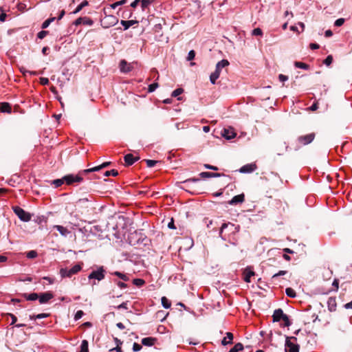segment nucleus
Returning <instances> with one entry per match:
<instances>
[{"instance_id":"f257e3e1","label":"nucleus","mask_w":352,"mask_h":352,"mask_svg":"<svg viewBox=\"0 0 352 352\" xmlns=\"http://www.w3.org/2000/svg\"><path fill=\"white\" fill-rule=\"evenodd\" d=\"M316 135V134L314 132L299 135L290 146H286V150H293L298 151L302 146L311 144L315 140Z\"/></svg>"},{"instance_id":"f03ea898","label":"nucleus","mask_w":352,"mask_h":352,"mask_svg":"<svg viewBox=\"0 0 352 352\" xmlns=\"http://www.w3.org/2000/svg\"><path fill=\"white\" fill-rule=\"evenodd\" d=\"M90 173L89 168L80 170L77 175L69 174L64 176L65 184L68 186L79 184L84 180V176Z\"/></svg>"},{"instance_id":"7ed1b4c3","label":"nucleus","mask_w":352,"mask_h":352,"mask_svg":"<svg viewBox=\"0 0 352 352\" xmlns=\"http://www.w3.org/2000/svg\"><path fill=\"white\" fill-rule=\"evenodd\" d=\"M229 65V62L226 59H223L216 65V69L210 76V80L212 84H215L217 79L219 78L221 69Z\"/></svg>"},{"instance_id":"20e7f679","label":"nucleus","mask_w":352,"mask_h":352,"mask_svg":"<svg viewBox=\"0 0 352 352\" xmlns=\"http://www.w3.org/2000/svg\"><path fill=\"white\" fill-rule=\"evenodd\" d=\"M12 210L21 221L28 222L31 220V214L25 211L23 208H20L19 206H14L12 207Z\"/></svg>"},{"instance_id":"39448f33","label":"nucleus","mask_w":352,"mask_h":352,"mask_svg":"<svg viewBox=\"0 0 352 352\" xmlns=\"http://www.w3.org/2000/svg\"><path fill=\"white\" fill-rule=\"evenodd\" d=\"M82 267L80 265H75L70 270L66 268H62L60 270V274L61 277H71L72 275L77 274L81 270Z\"/></svg>"},{"instance_id":"423d86ee","label":"nucleus","mask_w":352,"mask_h":352,"mask_svg":"<svg viewBox=\"0 0 352 352\" xmlns=\"http://www.w3.org/2000/svg\"><path fill=\"white\" fill-rule=\"evenodd\" d=\"M105 270L102 266L98 267L97 270L92 271L88 276L89 280L97 279L98 281L102 280L105 276Z\"/></svg>"},{"instance_id":"0eeeda50","label":"nucleus","mask_w":352,"mask_h":352,"mask_svg":"<svg viewBox=\"0 0 352 352\" xmlns=\"http://www.w3.org/2000/svg\"><path fill=\"white\" fill-rule=\"evenodd\" d=\"M101 23L104 28H109L116 25L118 23V19L113 15H108L103 19Z\"/></svg>"},{"instance_id":"6e6552de","label":"nucleus","mask_w":352,"mask_h":352,"mask_svg":"<svg viewBox=\"0 0 352 352\" xmlns=\"http://www.w3.org/2000/svg\"><path fill=\"white\" fill-rule=\"evenodd\" d=\"M300 346L291 342L289 339L285 341V352H299Z\"/></svg>"},{"instance_id":"1a4fd4ad","label":"nucleus","mask_w":352,"mask_h":352,"mask_svg":"<svg viewBox=\"0 0 352 352\" xmlns=\"http://www.w3.org/2000/svg\"><path fill=\"white\" fill-rule=\"evenodd\" d=\"M54 298V295L52 292H47L41 293L38 295V300L41 304L47 303L50 300Z\"/></svg>"},{"instance_id":"9d476101","label":"nucleus","mask_w":352,"mask_h":352,"mask_svg":"<svg viewBox=\"0 0 352 352\" xmlns=\"http://www.w3.org/2000/svg\"><path fill=\"white\" fill-rule=\"evenodd\" d=\"M257 168V166L255 163L252 164H248L244 166H243L240 169L239 171L241 173H250L254 172Z\"/></svg>"},{"instance_id":"9b49d317","label":"nucleus","mask_w":352,"mask_h":352,"mask_svg":"<svg viewBox=\"0 0 352 352\" xmlns=\"http://www.w3.org/2000/svg\"><path fill=\"white\" fill-rule=\"evenodd\" d=\"M119 66L120 71L123 73H128L133 69L131 64L128 63L125 60H120Z\"/></svg>"},{"instance_id":"f8f14e48","label":"nucleus","mask_w":352,"mask_h":352,"mask_svg":"<svg viewBox=\"0 0 352 352\" xmlns=\"http://www.w3.org/2000/svg\"><path fill=\"white\" fill-rule=\"evenodd\" d=\"M140 159L139 157H134L133 154L129 153L124 155V160L125 165L129 166L137 162Z\"/></svg>"},{"instance_id":"ddd939ff","label":"nucleus","mask_w":352,"mask_h":352,"mask_svg":"<svg viewBox=\"0 0 352 352\" xmlns=\"http://www.w3.org/2000/svg\"><path fill=\"white\" fill-rule=\"evenodd\" d=\"M223 137H224L227 140H231L236 136V133L234 132L232 128L230 129H224L221 133Z\"/></svg>"},{"instance_id":"4468645a","label":"nucleus","mask_w":352,"mask_h":352,"mask_svg":"<svg viewBox=\"0 0 352 352\" xmlns=\"http://www.w3.org/2000/svg\"><path fill=\"white\" fill-rule=\"evenodd\" d=\"M245 201V195L243 193L234 196L232 199L229 201V204L230 205H237L239 204H242Z\"/></svg>"},{"instance_id":"2eb2a0df","label":"nucleus","mask_w":352,"mask_h":352,"mask_svg":"<svg viewBox=\"0 0 352 352\" xmlns=\"http://www.w3.org/2000/svg\"><path fill=\"white\" fill-rule=\"evenodd\" d=\"M285 314L283 313V311L281 309H277L274 311L272 318L273 322H279L281 320Z\"/></svg>"},{"instance_id":"dca6fc26","label":"nucleus","mask_w":352,"mask_h":352,"mask_svg":"<svg viewBox=\"0 0 352 352\" xmlns=\"http://www.w3.org/2000/svg\"><path fill=\"white\" fill-rule=\"evenodd\" d=\"M199 175L202 178H210V177H219L224 175L221 174V173H219L202 172L199 174Z\"/></svg>"},{"instance_id":"f3484780","label":"nucleus","mask_w":352,"mask_h":352,"mask_svg":"<svg viewBox=\"0 0 352 352\" xmlns=\"http://www.w3.org/2000/svg\"><path fill=\"white\" fill-rule=\"evenodd\" d=\"M336 300L334 297L329 298L327 300L328 309L330 311H334L336 309Z\"/></svg>"},{"instance_id":"a211bd4d","label":"nucleus","mask_w":352,"mask_h":352,"mask_svg":"<svg viewBox=\"0 0 352 352\" xmlns=\"http://www.w3.org/2000/svg\"><path fill=\"white\" fill-rule=\"evenodd\" d=\"M0 111L2 113H10L12 111L10 104L6 102L0 103Z\"/></svg>"},{"instance_id":"6ab92c4d","label":"nucleus","mask_w":352,"mask_h":352,"mask_svg":"<svg viewBox=\"0 0 352 352\" xmlns=\"http://www.w3.org/2000/svg\"><path fill=\"white\" fill-rule=\"evenodd\" d=\"M244 280L246 283H250V278L254 276V272H253L250 267L245 268L244 272Z\"/></svg>"},{"instance_id":"aec40b11","label":"nucleus","mask_w":352,"mask_h":352,"mask_svg":"<svg viewBox=\"0 0 352 352\" xmlns=\"http://www.w3.org/2000/svg\"><path fill=\"white\" fill-rule=\"evenodd\" d=\"M139 22L137 20H129V21H124L121 20L120 23L124 27V30H128L131 26L138 24Z\"/></svg>"},{"instance_id":"412c9836","label":"nucleus","mask_w":352,"mask_h":352,"mask_svg":"<svg viewBox=\"0 0 352 352\" xmlns=\"http://www.w3.org/2000/svg\"><path fill=\"white\" fill-rule=\"evenodd\" d=\"M156 338L152 337H146L142 339V344L144 346H151L154 345Z\"/></svg>"},{"instance_id":"4be33fe9","label":"nucleus","mask_w":352,"mask_h":352,"mask_svg":"<svg viewBox=\"0 0 352 352\" xmlns=\"http://www.w3.org/2000/svg\"><path fill=\"white\" fill-rule=\"evenodd\" d=\"M54 228L56 229L63 236H67L70 233V231H69L67 228L63 227V226L55 225L54 226Z\"/></svg>"},{"instance_id":"5701e85b","label":"nucleus","mask_w":352,"mask_h":352,"mask_svg":"<svg viewBox=\"0 0 352 352\" xmlns=\"http://www.w3.org/2000/svg\"><path fill=\"white\" fill-rule=\"evenodd\" d=\"M233 338V334L231 332H227L226 337H225L221 341L222 345L225 346L228 344H232Z\"/></svg>"},{"instance_id":"b1692460","label":"nucleus","mask_w":352,"mask_h":352,"mask_svg":"<svg viewBox=\"0 0 352 352\" xmlns=\"http://www.w3.org/2000/svg\"><path fill=\"white\" fill-rule=\"evenodd\" d=\"M111 162H106L99 166H95L93 168H89V170H90V173L99 171L102 168L108 167L111 164Z\"/></svg>"},{"instance_id":"393cba45","label":"nucleus","mask_w":352,"mask_h":352,"mask_svg":"<svg viewBox=\"0 0 352 352\" xmlns=\"http://www.w3.org/2000/svg\"><path fill=\"white\" fill-rule=\"evenodd\" d=\"M21 296L25 298L27 300H35L38 298V294L36 293H32V294H22Z\"/></svg>"},{"instance_id":"a878e982","label":"nucleus","mask_w":352,"mask_h":352,"mask_svg":"<svg viewBox=\"0 0 352 352\" xmlns=\"http://www.w3.org/2000/svg\"><path fill=\"white\" fill-rule=\"evenodd\" d=\"M64 183H65L64 177H63L61 179H56L51 182V184L53 185L55 188L61 186Z\"/></svg>"},{"instance_id":"bb28decb","label":"nucleus","mask_w":352,"mask_h":352,"mask_svg":"<svg viewBox=\"0 0 352 352\" xmlns=\"http://www.w3.org/2000/svg\"><path fill=\"white\" fill-rule=\"evenodd\" d=\"M200 179L199 178H190V179H187L186 180H184V182H182V183L184 184L185 185V186L182 187V188H190V185L189 184L191 183V182H199Z\"/></svg>"},{"instance_id":"cd10ccee","label":"nucleus","mask_w":352,"mask_h":352,"mask_svg":"<svg viewBox=\"0 0 352 352\" xmlns=\"http://www.w3.org/2000/svg\"><path fill=\"white\" fill-rule=\"evenodd\" d=\"M89 5V2L87 0H84L82 1L75 9V10L72 12L73 14H77L84 7Z\"/></svg>"},{"instance_id":"c85d7f7f","label":"nucleus","mask_w":352,"mask_h":352,"mask_svg":"<svg viewBox=\"0 0 352 352\" xmlns=\"http://www.w3.org/2000/svg\"><path fill=\"white\" fill-rule=\"evenodd\" d=\"M89 343L88 341L86 340H83L82 341L81 345H80V351L79 352H89Z\"/></svg>"},{"instance_id":"c756f323","label":"nucleus","mask_w":352,"mask_h":352,"mask_svg":"<svg viewBox=\"0 0 352 352\" xmlns=\"http://www.w3.org/2000/svg\"><path fill=\"white\" fill-rule=\"evenodd\" d=\"M162 300V306L166 308V309H168L171 306V302H170V300L165 296H163L161 299Z\"/></svg>"},{"instance_id":"7c9ffc66","label":"nucleus","mask_w":352,"mask_h":352,"mask_svg":"<svg viewBox=\"0 0 352 352\" xmlns=\"http://www.w3.org/2000/svg\"><path fill=\"white\" fill-rule=\"evenodd\" d=\"M111 274L113 275L117 276L118 277H119L124 281H128L129 279V277L126 274H122L120 272H111Z\"/></svg>"},{"instance_id":"2f4dec72","label":"nucleus","mask_w":352,"mask_h":352,"mask_svg":"<svg viewBox=\"0 0 352 352\" xmlns=\"http://www.w3.org/2000/svg\"><path fill=\"white\" fill-rule=\"evenodd\" d=\"M243 349V345L239 342L236 343L233 348H232L229 352H239L240 351H242Z\"/></svg>"},{"instance_id":"473e14b6","label":"nucleus","mask_w":352,"mask_h":352,"mask_svg":"<svg viewBox=\"0 0 352 352\" xmlns=\"http://www.w3.org/2000/svg\"><path fill=\"white\" fill-rule=\"evenodd\" d=\"M294 65L298 68L304 69H308L309 68V65H307L305 63H302V62L296 61L294 63Z\"/></svg>"},{"instance_id":"72a5a7b5","label":"nucleus","mask_w":352,"mask_h":352,"mask_svg":"<svg viewBox=\"0 0 352 352\" xmlns=\"http://www.w3.org/2000/svg\"><path fill=\"white\" fill-rule=\"evenodd\" d=\"M104 175L105 177L113 176L116 177L118 175V171L116 169H112L111 170H107L104 172Z\"/></svg>"},{"instance_id":"f704fd0d","label":"nucleus","mask_w":352,"mask_h":352,"mask_svg":"<svg viewBox=\"0 0 352 352\" xmlns=\"http://www.w3.org/2000/svg\"><path fill=\"white\" fill-rule=\"evenodd\" d=\"M285 293L290 298H295L296 296V292L291 287H287L285 289Z\"/></svg>"},{"instance_id":"c9c22d12","label":"nucleus","mask_w":352,"mask_h":352,"mask_svg":"<svg viewBox=\"0 0 352 352\" xmlns=\"http://www.w3.org/2000/svg\"><path fill=\"white\" fill-rule=\"evenodd\" d=\"M138 235V233H137V232H135V233H133V234H131V235L129 237V243H130V244H131V245H135V244L139 243L140 240V238H139V239L136 241V242H133V239L134 238H137Z\"/></svg>"},{"instance_id":"e433bc0d","label":"nucleus","mask_w":352,"mask_h":352,"mask_svg":"<svg viewBox=\"0 0 352 352\" xmlns=\"http://www.w3.org/2000/svg\"><path fill=\"white\" fill-rule=\"evenodd\" d=\"M82 19L83 20L82 21V24H83L85 25L91 26L94 24V21L89 17L84 16V17H82Z\"/></svg>"},{"instance_id":"4c0bfd02","label":"nucleus","mask_w":352,"mask_h":352,"mask_svg":"<svg viewBox=\"0 0 352 352\" xmlns=\"http://www.w3.org/2000/svg\"><path fill=\"white\" fill-rule=\"evenodd\" d=\"M133 283L138 287H142L145 284V281L142 278H135L133 280Z\"/></svg>"},{"instance_id":"58836bf2","label":"nucleus","mask_w":352,"mask_h":352,"mask_svg":"<svg viewBox=\"0 0 352 352\" xmlns=\"http://www.w3.org/2000/svg\"><path fill=\"white\" fill-rule=\"evenodd\" d=\"M153 1L154 0H140L142 10H144L146 8H147L151 3L153 2Z\"/></svg>"},{"instance_id":"ea45409f","label":"nucleus","mask_w":352,"mask_h":352,"mask_svg":"<svg viewBox=\"0 0 352 352\" xmlns=\"http://www.w3.org/2000/svg\"><path fill=\"white\" fill-rule=\"evenodd\" d=\"M287 273L285 270H280L278 273L272 276V280H275L278 276L285 275Z\"/></svg>"},{"instance_id":"a19ab883","label":"nucleus","mask_w":352,"mask_h":352,"mask_svg":"<svg viewBox=\"0 0 352 352\" xmlns=\"http://www.w3.org/2000/svg\"><path fill=\"white\" fill-rule=\"evenodd\" d=\"M183 92H184V89L182 88H177L172 92L171 96L177 97V96H179L180 94H182Z\"/></svg>"},{"instance_id":"79ce46f5","label":"nucleus","mask_w":352,"mask_h":352,"mask_svg":"<svg viewBox=\"0 0 352 352\" xmlns=\"http://www.w3.org/2000/svg\"><path fill=\"white\" fill-rule=\"evenodd\" d=\"M144 161L146 163L147 166L149 168L154 166L158 162V161L153 160H144Z\"/></svg>"},{"instance_id":"37998d69","label":"nucleus","mask_w":352,"mask_h":352,"mask_svg":"<svg viewBox=\"0 0 352 352\" xmlns=\"http://www.w3.org/2000/svg\"><path fill=\"white\" fill-rule=\"evenodd\" d=\"M26 256L28 258H34L37 256V252L35 250H31L27 252Z\"/></svg>"},{"instance_id":"c03bdc74","label":"nucleus","mask_w":352,"mask_h":352,"mask_svg":"<svg viewBox=\"0 0 352 352\" xmlns=\"http://www.w3.org/2000/svg\"><path fill=\"white\" fill-rule=\"evenodd\" d=\"M333 61V56L331 55H329L323 61L324 64L327 66H329Z\"/></svg>"},{"instance_id":"a18cd8bd","label":"nucleus","mask_w":352,"mask_h":352,"mask_svg":"<svg viewBox=\"0 0 352 352\" xmlns=\"http://www.w3.org/2000/svg\"><path fill=\"white\" fill-rule=\"evenodd\" d=\"M159 85L158 83L157 82H154V83H152L149 86H148V92H153L154 91L157 87H158Z\"/></svg>"},{"instance_id":"49530a36","label":"nucleus","mask_w":352,"mask_h":352,"mask_svg":"<svg viewBox=\"0 0 352 352\" xmlns=\"http://www.w3.org/2000/svg\"><path fill=\"white\" fill-rule=\"evenodd\" d=\"M127 2V0H121V1H117L114 3H113L111 6L112 8H116V7L119 6H122V5H124Z\"/></svg>"},{"instance_id":"de8ad7c7","label":"nucleus","mask_w":352,"mask_h":352,"mask_svg":"<svg viewBox=\"0 0 352 352\" xmlns=\"http://www.w3.org/2000/svg\"><path fill=\"white\" fill-rule=\"evenodd\" d=\"M228 226H232V227H234V225L233 223H223V224H222V226H221V227L220 232H219V234H220V236H221V234H222V233H223V230H224L225 228H226Z\"/></svg>"},{"instance_id":"09e8293b","label":"nucleus","mask_w":352,"mask_h":352,"mask_svg":"<svg viewBox=\"0 0 352 352\" xmlns=\"http://www.w3.org/2000/svg\"><path fill=\"white\" fill-rule=\"evenodd\" d=\"M252 35L254 36H262L263 35V31L261 28H255L252 30Z\"/></svg>"},{"instance_id":"8fccbe9b","label":"nucleus","mask_w":352,"mask_h":352,"mask_svg":"<svg viewBox=\"0 0 352 352\" xmlns=\"http://www.w3.org/2000/svg\"><path fill=\"white\" fill-rule=\"evenodd\" d=\"M48 33H49L48 31L42 30L38 33L37 37L40 39H43L48 34Z\"/></svg>"},{"instance_id":"3c124183","label":"nucleus","mask_w":352,"mask_h":352,"mask_svg":"<svg viewBox=\"0 0 352 352\" xmlns=\"http://www.w3.org/2000/svg\"><path fill=\"white\" fill-rule=\"evenodd\" d=\"M142 345L137 342H134L133 344V351L134 352H138V351H140L142 349Z\"/></svg>"},{"instance_id":"603ef678","label":"nucleus","mask_w":352,"mask_h":352,"mask_svg":"<svg viewBox=\"0 0 352 352\" xmlns=\"http://www.w3.org/2000/svg\"><path fill=\"white\" fill-rule=\"evenodd\" d=\"M281 320L284 321V322H285L284 326L285 327H289L291 324V322H290V320L289 319V317L286 314L284 315V316L283 317V318Z\"/></svg>"},{"instance_id":"864d4df0","label":"nucleus","mask_w":352,"mask_h":352,"mask_svg":"<svg viewBox=\"0 0 352 352\" xmlns=\"http://www.w3.org/2000/svg\"><path fill=\"white\" fill-rule=\"evenodd\" d=\"M195 57V52L194 50H190L188 52V56H187V60H192Z\"/></svg>"},{"instance_id":"5fc2aeb1","label":"nucleus","mask_w":352,"mask_h":352,"mask_svg":"<svg viewBox=\"0 0 352 352\" xmlns=\"http://www.w3.org/2000/svg\"><path fill=\"white\" fill-rule=\"evenodd\" d=\"M83 315H84V312L82 310L78 311L74 316V320H79L80 318H81L82 317Z\"/></svg>"},{"instance_id":"6e6d98bb","label":"nucleus","mask_w":352,"mask_h":352,"mask_svg":"<svg viewBox=\"0 0 352 352\" xmlns=\"http://www.w3.org/2000/svg\"><path fill=\"white\" fill-rule=\"evenodd\" d=\"M344 19L342 18H340V19H337L335 21L334 25H335V26L340 27V26L344 24Z\"/></svg>"},{"instance_id":"4d7b16f0","label":"nucleus","mask_w":352,"mask_h":352,"mask_svg":"<svg viewBox=\"0 0 352 352\" xmlns=\"http://www.w3.org/2000/svg\"><path fill=\"white\" fill-rule=\"evenodd\" d=\"M50 315V314H45V313L39 314H37L35 316V318H37V319L45 318L49 317Z\"/></svg>"},{"instance_id":"13d9d810","label":"nucleus","mask_w":352,"mask_h":352,"mask_svg":"<svg viewBox=\"0 0 352 352\" xmlns=\"http://www.w3.org/2000/svg\"><path fill=\"white\" fill-rule=\"evenodd\" d=\"M204 166L206 168L210 169V170H219V168L217 166H212V165H210V164H205L204 165Z\"/></svg>"},{"instance_id":"bf43d9fd","label":"nucleus","mask_w":352,"mask_h":352,"mask_svg":"<svg viewBox=\"0 0 352 352\" xmlns=\"http://www.w3.org/2000/svg\"><path fill=\"white\" fill-rule=\"evenodd\" d=\"M332 286L334 287V291H338L339 288V280L338 279H335L332 283Z\"/></svg>"},{"instance_id":"052dcab7","label":"nucleus","mask_w":352,"mask_h":352,"mask_svg":"<svg viewBox=\"0 0 352 352\" xmlns=\"http://www.w3.org/2000/svg\"><path fill=\"white\" fill-rule=\"evenodd\" d=\"M40 83L43 85H47L49 84V79L47 78H41Z\"/></svg>"},{"instance_id":"680f3d73","label":"nucleus","mask_w":352,"mask_h":352,"mask_svg":"<svg viewBox=\"0 0 352 352\" xmlns=\"http://www.w3.org/2000/svg\"><path fill=\"white\" fill-rule=\"evenodd\" d=\"M318 109V102H315L313 104L309 107V109L312 111H316Z\"/></svg>"},{"instance_id":"e2e57ef3","label":"nucleus","mask_w":352,"mask_h":352,"mask_svg":"<svg viewBox=\"0 0 352 352\" xmlns=\"http://www.w3.org/2000/svg\"><path fill=\"white\" fill-rule=\"evenodd\" d=\"M117 309H128V307H127V302H122V304H120V305H118L117 307Z\"/></svg>"},{"instance_id":"0e129e2a","label":"nucleus","mask_w":352,"mask_h":352,"mask_svg":"<svg viewBox=\"0 0 352 352\" xmlns=\"http://www.w3.org/2000/svg\"><path fill=\"white\" fill-rule=\"evenodd\" d=\"M8 315L11 317L12 318V322H11V325L12 324H14L16 323V322L17 321V318L12 314H8Z\"/></svg>"},{"instance_id":"69168bd1","label":"nucleus","mask_w":352,"mask_h":352,"mask_svg":"<svg viewBox=\"0 0 352 352\" xmlns=\"http://www.w3.org/2000/svg\"><path fill=\"white\" fill-rule=\"evenodd\" d=\"M278 78H279L280 81L284 82V81H286L288 80V76L283 75V74H280L278 76Z\"/></svg>"},{"instance_id":"338daca9","label":"nucleus","mask_w":352,"mask_h":352,"mask_svg":"<svg viewBox=\"0 0 352 352\" xmlns=\"http://www.w3.org/2000/svg\"><path fill=\"white\" fill-rule=\"evenodd\" d=\"M89 201V199L87 198H82V199H79L78 201H77V204H84L87 202Z\"/></svg>"},{"instance_id":"774afa93","label":"nucleus","mask_w":352,"mask_h":352,"mask_svg":"<svg viewBox=\"0 0 352 352\" xmlns=\"http://www.w3.org/2000/svg\"><path fill=\"white\" fill-rule=\"evenodd\" d=\"M50 21L47 19L45 20L41 25V28L42 29H45L47 28L49 25H50Z\"/></svg>"}]
</instances>
